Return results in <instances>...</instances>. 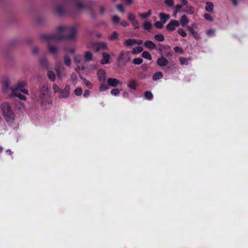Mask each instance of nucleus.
I'll use <instances>...</instances> for the list:
<instances>
[{"mask_svg":"<svg viewBox=\"0 0 248 248\" xmlns=\"http://www.w3.org/2000/svg\"><path fill=\"white\" fill-rule=\"evenodd\" d=\"M78 29L77 25L71 26H61L58 28L54 34H42L41 37L43 41L50 43L56 40L64 38L74 39L76 37Z\"/></svg>","mask_w":248,"mask_h":248,"instance_id":"nucleus-1","label":"nucleus"},{"mask_svg":"<svg viewBox=\"0 0 248 248\" xmlns=\"http://www.w3.org/2000/svg\"><path fill=\"white\" fill-rule=\"evenodd\" d=\"M131 60V54L128 51L122 50L117 59L118 62L121 65L125 64Z\"/></svg>","mask_w":248,"mask_h":248,"instance_id":"nucleus-2","label":"nucleus"},{"mask_svg":"<svg viewBox=\"0 0 248 248\" xmlns=\"http://www.w3.org/2000/svg\"><path fill=\"white\" fill-rule=\"evenodd\" d=\"M26 85L27 83L25 81H18L15 86L11 88V91L12 92V90H16V92L20 91L24 94H28L29 91L25 88Z\"/></svg>","mask_w":248,"mask_h":248,"instance_id":"nucleus-3","label":"nucleus"},{"mask_svg":"<svg viewBox=\"0 0 248 248\" xmlns=\"http://www.w3.org/2000/svg\"><path fill=\"white\" fill-rule=\"evenodd\" d=\"M71 88L69 85H66L63 89L61 90L58 97L60 99L67 98L70 95Z\"/></svg>","mask_w":248,"mask_h":248,"instance_id":"nucleus-4","label":"nucleus"},{"mask_svg":"<svg viewBox=\"0 0 248 248\" xmlns=\"http://www.w3.org/2000/svg\"><path fill=\"white\" fill-rule=\"evenodd\" d=\"M180 26V23L176 20H171L167 25L166 29L169 31H173L175 30L176 27Z\"/></svg>","mask_w":248,"mask_h":248,"instance_id":"nucleus-5","label":"nucleus"},{"mask_svg":"<svg viewBox=\"0 0 248 248\" xmlns=\"http://www.w3.org/2000/svg\"><path fill=\"white\" fill-rule=\"evenodd\" d=\"M4 117L8 123H13L15 120V115L13 110L3 114Z\"/></svg>","mask_w":248,"mask_h":248,"instance_id":"nucleus-6","label":"nucleus"},{"mask_svg":"<svg viewBox=\"0 0 248 248\" xmlns=\"http://www.w3.org/2000/svg\"><path fill=\"white\" fill-rule=\"evenodd\" d=\"M56 71L57 72V76L60 79H62L66 75L65 69L63 67H58L57 65L56 66Z\"/></svg>","mask_w":248,"mask_h":248,"instance_id":"nucleus-7","label":"nucleus"},{"mask_svg":"<svg viewBox=\"0 0 248 248\" xmlns=\"http://www.w3.org/2000/svg\"><path fill=\"white\" fill-rule=\"evenodd\" d=\"M94 48L96 51L101 50H108V46L107 44L105 42H98L95 44Z\"/></svg>","mask_w":248,"mask_h":248,"instance_id":"nucleus-8","label":"nucleus"},{"mask_svg":"<svg viewBox=\"0 0 248 248\" xmlns=\"http://www.w3.org/2000/svg\"><path fill=\"white\" fill-rule=\"evenodd\" d=\"M108 84L109 86L117 87L119 85H122V82L115 78H109L107 80Z\"/></svg>","mask_w":248,"mask_h":248,"instance_id":"nucleus-9","label":"nucleus"},{"mask_svg":"<svg viewBox=\"0 0 248 248\" xmlns=\"http://www.w3.org/2000/svg\"><path fill=\"white\" fill-rule=\"evenodd\" d=\"M3 88V91L4 92H7L8 90L10 89L11 90L10 82L9 78H8L5 77L3 78L2 81Z\"/></svg>","mask_w":248,"mask_h":248,"instance_id":"nucleus-10","label":"nucleus"},{"mask_svg":"<svg viewBox=\"0 0 248 248\" xmlns=\"http://www.w3.org/2000/svg\"><path fill=\"white\" fill-rule=\"evenodd\" d=\"M1 108L3 114L12 110V108L8 102H3L1 104Z\"/></svg>","mask_w":248,"mask_h":248,"instance_id":"nucleus-11","label":"nucleus"},{"mask_svg":"<svg viewBox=\"0 0 248 248\" xmlns=\"http://www.w3.org/2000/svg\"><path fill=\"white\" fill-rule=\"evenodd\" d=\"M126 85L131 89L136 90L138 86V83L136 80L131 79L127 82Z\"/></svg>","mask_w":248,"mask_h":248,"instance_id":"nucleus-12","label":"nucleus"},{"mask_svg":"<svg viewBox=\"0 0 248 248\" xmlns=\"http://www.w3.org/2000/svg\"><path fill=\"white\" fill-rule=\"evenodd\" d=\"M46 95L47 94L46 93H40L39 99L42 106H45L46 103H49V101L47 98Z\"/></svg>","mask_w":248,"mask_h":248,"instance_id":"nucleus-13","label":"nucleus"},{"mask_svg":"<svg viewBox=\"0 0 248 248\" xmlns=\"http://www.w3.org/2000/svg\"><path fill=\"white\" fill-rule=\"evenodd\" d=\"M103 59L101 60V63L102 64H105L109 62V59L110 58V55L106 53L103 52L102 53Z\"/></svg>","mask_w":248,"mask_h":248,"instance_id":"nucleus-14","label":"nucleus"},{"mask_svg":"<svg viewBox=\"0 0 248 248\" xmlns=\"http://www.w3.org/2000/svg\"><path fill=\"white\" fill-rule=\"evenodd\" d=\"M11 96H16L22 100H26L27 99V98L25 95L21 94L19 93V92H16V90H12Z\"/></svg>","mask_w":248,"mask_h":248,"instance_id":"nucleus-15","label":"nucleus"},{"mask_svg":"<svg viewBox=\"0 0 248 248\" xmlns=\"http://www.w3.org/2000/svg\"><path fill=\"white\" fill-rule=\"evenodd\" d=\"M157 63L160 66H165L168 63V60L163 57H161L158 59Z\"/></svg>","mask_w":248,"mask_h":248,"instance_id":"nucleus-16","label":"nucleus"},{"mask_svg":"<svg viewBox=\"0 0 248 248\" xmlns=\"http://www.w3.org/2000/svg\"><path fill=\"white\" fill-rule=\"evenodd\" d=\"M97 76L98 79L100 82L106 81V73L104 70H99L98 72Z\"/></svg>","mask_w":248,"mask_h":248,"instance_id":"nucleus-17","label":"nucleus"},{"mask_svg":"<svg viewBox=\"0 0 248 248\" xmlns=\"http://www.w3.org/2000/svg\"><path fill=\"white\" fill-rule=\"evenodd\" d=\"M135 45V39H128L124 42V45L126 47H131Z\"/></svg>","mask_w":248,"mask_h":248,"instance_id":"nucleus-18","label":"nucleus"},{"mask_svg":"<svg viewBox=\"0 0 248 248\" xmlns=\"http://www.w3.org/2000/svg\"><path fill=\"white\" fill-rule=\"evenodd\" d=\"M144 46L151 50H153L156 47L155 45L152 41L150 40L146 41L144 42Z\"/></svg>","mask_w":248,"mask_h":248,"instance_id":"nucleus-19","label":"nucleus"},{"mask_svg":"<svg viewBox=\"0 0 248 248\" xmlns=\"http://www.w3.org/2000/svg\"><path fill=\"white\" fill-rule=\"evenodd\" d=\"M159 16L160 18V21L163 22L164 24L170 18V16L169 15H167L163 13H160L159 14Z\"/></svg>","mask_w":248,"mask_h":248,"instance_id":"nucleus-20","label":"nucleus"},{"mask_svg":"<svg viewBox=\"0 0 248 248\" xmlns=\"http://www.w3.org/2000/svg\"><path fill=\"white\" fill-rule=\"evenodd\" d=\"M205 9L208 12L212 13L214 9V5L212 2H206L205 3Z\"/></svg>","mask_w":248,"mask_h":248,"instance_id":"nucleus-21","label":"nucleus"},{"mask_svg":"<svg viewBox=\"0 0 248 248\" xmlns=\"http://www.w3.org/2000/svg\"><path fill=\"white\" fill-rule=\"evenodd\" d=\"M187 30L196 39H199L200 38L199 34L192 27H187Z\"/></svg>","mask_w":248,"mask_h":248,"instance_id":"nucleus-22","label":"nucleus"},{"mask_svg":"<svg viewBox=\"0 0 248 248\" xmlns=\"http://www.w3.org/2000/svg\"><path fill=\"white\" fill-rule=\"evenodd\" d=\"M180 23L182 26H186L189 22V20L186 15H183L180 19Z\"/></svg>","mask_w":248,"mask_h":248,"instance_id":"nucleus-23","label":"nucleus"},{"mask_svg":"<svg viewBox=\"0 0 248 248\" xmlns=\"http://www.w3.org/2000/svg\"><path fill=\"white\" fill-rule=\"evenodd\" d=\"M163 77V74L161 72H157L153 76V79L154 81H156Z\"/></svg>","mask_w":248,"mask_h":248,"instance_id":"nucleus-24","label":"nucleus"},{"mask_svg":"<svg viewBox=\"0 0 248 248\" xmlns=\"http://www.w3.org/2000/svg\"><path fill=\"white\" fill-rule=\"evenodd\" d=\"M143 51L142 46H139L133 48L132 50V53L133 54H138Z\"/></svg>","mask_w":248,"mask_h":248,"instance_id":"nucleus-25","label":"nucleus"},{"mask_svg":"<svg viewBox=\"0 0 248 248\" xmlns=\"http://www.w3.org/2000/svg\"><path fill=\"white\" fill-rule=\"evenodd\" d=\"M106 81H101V83L99 85V90L100 92H104L106 91L108 89V87L107 86Z\"/></svg>","mask_w":248,"mask_h":248,"instance_id":"nucleus-26","label":"nucleus"},{"mask_svg":"<svg viewBox=\"0 0 248 248\" xmlns=\"http://www.w3.org/2000/svg\"><path fill=\"white\" fill-rule=\"evenodd\" d=\"M152 14L151 11L149 10L146 13H139V16L142 19H146L151 16Z\"/></svg>","mask_w":248,"mask_h":248,"instance_id":"nucleus-27","label":"nucleus"},{"mask_svg":"<svg viewBox=\"0 0 248 248\" xmlns=\"http://www.w3.org/2000/svg\"><path fill=\"white\" fill-rule=\"evenodd\" d=\"M85 60L86 61H91L93 59V54L91 52L89 51H87L85 53Z\"/></svg>","mask_w":248,"mask_h":248,"instance_id":"nucleus-28","label":"nucleus"},{"mask_svg":"<svg viewBox=\"0 0 248 248\" xmlns=\"http://www.w3.org/2000/svg\"><path fill=\"white\" fill-rule=\"evenodd\" d=\"M47 76L50 80L53 81L55 80L56 76L53 72L48 70L47 71Z\"/></svg>","mask_w":248,"mask_h":248,"instance_id":"nucleus-29","label":"nucleus"},{"mask_svg":"<svg viewBox=\"0 0 248 248\" xmlns=\"http://www.w3.org/2000/svg\"><path fill=\"white\" fill-rule=\"evenodd\" d=\"M71 80L72 83L74 86H76L78 81V76L76 74L73 73L71 76Z\"/></svg>","mask_w":248,"mask_h":248,"instance_id":"nucleus-30","label":"nucleus"},{"mask_svg":"<svg viewBox=\"0 0 248 248\" xmlns=\"http://www.w3.org/2000/svg\"><path fill=\"white\" fill-rule=\"evenodd\" d=\"M80 78L87 87L89 88H92L93 87V84L91 82L87 80L86 78H83L82 77H80Z\"/></svg>","mask_w":248,"mask_h":248,"instance_id":"nucleus-31","label":"nucleus"},{"mask_svg":"<svg viewBox=\"0 0 248 248\" xmlns=\"http://www.w3.org/2000/svg\"><path fill=\"white\" fill-rule=\"evenodd\" d=\"M48 86L46 85H43L40 87V93H47Z\"/></svg>","mask_w":248,"mask_h":248,"instance_id":"nucleus-32","label":"nucleus"},{"mask_svg":"<svg viewBox=\"0 0 248 248\" xmlns=\"http://www.w3.org/2000/svg\"><path fill=\"white\" fill-rule=\"evenodd\" d=\"M194 8L192 6H187L185 10V12L192 15L194 13Z\"/></svg>","mask_w":248,"mask_h":248,"instance_id":"nucleus-33","label":"nucleus"},{"mask_svg":"<svg viewBox=\"0 0 248 248\" xmlns=\"http://www.w3.org/2000/svg\"><path fill=\"white\" fill-rule=\"evenodd\" d=\"M152 24L148 21H145L143 24V27L144 29L145 30H150L152 28Z\"/></svg>","mask_w":248,"mask_h":248,"instance_id":"nucleus-34","label":"nucleus"},{"mask_svg":"<svg viewBox=\"0 0 248 248\" xmlns=\"http://www.w3.org/2000/svg\"><path fill=\"white\" fill-rule=\"evenodd\" d=\"M84 7V5L80 2H78L75 7V10L78 11Z\"/></svg>","mask_w":248,"mask_h":248,"instance_id":"nucleus-35","label":"nucleus"},{"mask_svg":"<svg viewBox=\"0 0 248 248\" xmlns=\"http://www.w3.org/2000/svg\"><path fill=\"white\" fill-rule=\"evenodd\" d=\"M142 56L143 58L146 59L148 60H151L152 59V56L151 54L146 51L143 52Z\"/></svg>","mask_w":248,"mask_h":248,"instance_id":"nucleus-36","label":"nucleus"},{"mask_svg":"<svg viewBox=\"0 0 248 248\" xmlns=\"http://www.w3.org/2000/svg\"><path fill=\"white\" fill-rule=\"evenodd\" d=\"M188 60L189 59L184 57L179 58V61L182 65H187L188 64Z\"/></svg>","mask_w":248,"mask_h":248,"instance_id":"nucleus-37","label":"nucleus"},{"mask_svg":"<svg viewBox=\"0 0 248 248\" xmlns=\"http://www.w3.org/2000/svg\"><path fill=\"white\" fill-rule=\"evenodd\" d=\"M49 51L52 54H56L58 51V48L54 46H48Z\"/></svg>","mask_w":248,"mask_h":248,"instance_id":"nucleus-38","label":"nucleus"},{"mask_svg":"<svg viewBox=\"0 0 248 248\" xmlns=\"http://www.w3.org/2000/svg\"><path fill=\"white\" fill-rule=\"evenodd\" d=\"M155 38L158 41H163L164 40V37L162 34H157L155 35Z\"/></svg>","mask_w":248,"mask_h":248,"instance_id":"nucleus-39","label":"nucleus"},{"mask_svg":"<svg viewBox=\"0 0 248 248\" xmlns=\"http://www.w3.org/2000/svg\"><path fill=\"white\" fill-rule=\"evenodd\" d=\"M118 34L116 31H114L112 34L108 37V39L110 40H114L118 38Z\"/></svg>","mask_w":248,"mask_h":248,"instance_id":"nucleus-40","label":"nucleus"},{"mask_svg":"<svg viewBox=\"0 0 248 248\" xmlns=\"http://www.w3.org/2000/svg\"><path fill=\"white\" fill-rule=\"evenodd\" d=\"M64 62L67 66H70L71 64V61L70 58L66 55L64 57Z\"/></svg>","mask_w":248,"mask_h":248,"instance_id":"nucleus-41","label":"nucleus"},{"mask_svg":"<svg viewBox=\"0 0 248 248\" xmlns=\"http://www.w3.org/2000/svg\"><path fill=\"white\" fill-rule=\"evenodd\" d=\"M52 88L55 93L59 94L61 90L60 87L55 84H53Z\"/></svg>","mask_w":248,"mask_h":248,"instance_id":"nucleus-42","label":"nucleus"},{"mask_svg":"<svg viewBox=\"0 0 248 248\" xmlns=\"http://www.w3.org/2000/svg\"><path fill=\"white\" fill-rule=\"evenodd\" d=\"M206 34L209 37H212L215 35V30L214 29H209L206 31Z\"/></svg>","mask_w":248,"mask_h":248,"instance_id":"nucleus-43","label":"nucleus"},{"mask_svg":"<svg viewBox=\"0 0 248 248\" xmlns=\"http://www.w3.org/2000/svg\"><path fill=\"white\" fill-rule=\"evenodd\" d=\"M127 17L128 19L131 21V22L136 19L135 15L131 13H128Z\"/></svg>","mask_w":248,"mask_h":248,"instance_id":"nucleus-44","label":"nucleus"},{"mask_svg":"<svg viewBox=\"0 0 248 248\" xmlns=\"http://www.w3.org/2000/svg\"><path fill=\"white\" fill-rule=\"evenodd\" d=\"M203 17L205 18V19L207 21H209L210 22H212L213 21V17L209 14L206 13V14H204Z\"/></svg>","mask_w":248,"mask_h":248,"instance_id":"nucleus-45","label":"nucleus"},{"mask_svg":"<svg viewBox=\"0 0 248 248\" xmlns=\"http://www.w3.org/2000/svg\"><path fill=\"white\" fill-rule=\"evenodd\" d=\"M145 97L148 100H150L153 98V94L151 92L147 91L144 93Z\"/></svg>","mask_w":248,"mask_h":248,"instance_id":"nucleus-46","label":"nucleus"},{"mask_svg":"<svg viewBox=\"0 0 248 248\" xmlns=\"http://www.w3.org/2000/svg\"><path fill=\"white\" fill-rule=\"evenodd\" d=\"M177 31H178V33H179V34L182 37H186L187 35L186 31L183 29H181V28L179 29Z\"/></svg>","mask_w":248,"mask_h":248,"instance_id":"nucleus-47","label":"nucleus"},{"mask_svg":"<svg viewBox=\"0 0 248 248\" xmlns=\"http://www.w3.org/2000/svg\"><path fill=\"white\" fill-rule=\"evenodd\" d=\"M132 25L134 27L135 29H137L140 27V23L136 19L131 22Z\"/></svg>","mask_w":248,"mask_h":248,"instance_id":"nucleus-48","label":"nucleus"},{"mask_svg":"<svg viewBox=\"0 0 248 248\" xmlns=\"http://www.w3.org/2000/svg\"><path fill=\"white\" fill-rule=\"evenodd\" d=\"M56 11L59 14H62L64 11V8L63 6L58 5L56 8Z\"/></svg>","mask_w":248,"mask_h":248,"instance_id":"nucleus-49","label":"nucleus"},{"mask_svg":"<svg viewBox=\"0 0 248 248\" xmlns=\"http://www.w3.org/2000/svg\"><path fill=\"white\" fill-rule=\"evenodd\" d=\"M120 17L117 16H114L112 17V20L113 23L117 24L120 22Z\"/></svg>","mask_w":248,"mask_h":248,"instance_id":"nucleus-50","label":"nucleus"},{"mask_svg":"<svg viewBox=\"0 0 248 248\" xmlns=\"http://www.w3.org/2000/svg\"><path fill=\"white\" fill-rule=\"evenodd\" d=\"M163 24L161 21H158L155 23V26L158 29H162L163 27Z\"/></svg>","mask_w":248,"mask_h":248,"instance_id":"nucleus-51","label":"nucleus"},{"mask_svg":"<svg viewBox=\"0 0 248 248\" xmlns=\"http://www.w3.org/2000/svg\"><path fill=\"white\" fill-rule=\"evenodd\" d=\"M74 93L77 96H80L82 93V90L80 88H78L75 90Z\"/></svg>","mask_w":248,"mask_h":248,"instance_id":"nucleus-52","label":"nucleus"},{"mask_svg":"<svg viewBox=\"0 0 248 248\" xmlns=\"http://www.w3.org/2000/svg\"><path fill=\"white\" fill-rule=\"evenodd\" d=\"M111 93L113 96H117L120 93V90L118 89H113L111 90Z\"/></svg>","mask_w":248,"mask_h":248,"instance_id":"nucleus-53","label":"nucleus"},{"mask_svg":"<svg viewBox=\"0 0 248 248\" xmlns=\"http://www.w3.org/2000/svg\"><path fill=\"white\" fill-rule=\"evenodd\" d=\"M74 60L76 63H80L82 61V57L80 55H75Z\"/></svg>","mask_w":248,"mask_h":248,"instance_id":"nucleus-54","label":"nucleus"},{"mask_svg":"<svg viewBox=\"0 0 248 248\" xmlns=\"http://www.w3.org/2000/svg\"><path fill=\"white\" fill-rule=\"evenodd\" d=\"M143 62V60L141 58H136L133 60V62L135 64H140Z\"/></svg>","mask_w":248,"mask_h":248,"instance_id":"nucleus-55","label":"nucleus"},{"mask_svg":"<svg viewBox=\"0 0 248 248\" xmlns=\"http://www.w3.org/2000/svg\"><path fill=\"white\" fill-rule=\"evenodd\" d=\"M165 3L170 7H171L174 5V1L173 0H165Z\"/></svg>","mask_w":248,"mask_h":248,"instance_id":"nucleus-56","label":"nucleus"},{"mask_svg":"<svg viewBox=\"0 0 248 248\" xmlns=\"http://www.w3.org/2000/svg\"><path fill=\"white\" fill-rule=\"evenodd\" d=\"M174 50L176 53H182L183 52L182 49L178 46L175 47L174 48Z\"/></svg>","mask_w":248,"mask_h":248,"instance_id":"nucleus-57","label":"nucleus"},{"mask_svg":"<svg viewBox=\"0 0 248 248\" xmlns=\"http://www.w3.org/2000/svg\"><path fill=\"white\" fill-rule=\"evenodd\" d=\"M117 8L121 12L124 13L125 12L124 9L122 4L118 5Z\"/></svg>","mask_w":248,"mask_h":248,"instance_id":"nucleus-58","label":"nucleus"},{"mask_svg":"<svg viewBox=\"0 0 248 248\" xmlns=\"http://www.w3.org/2000/svg\"><path fill=\"white\" fill-rule=\"evenodd\" d=\"M90 91L88 90H86L84 91L83 96L85 97H88L90 95Z\"/></svg>","mask_w":248,"mask_h":248,"instance_id":"nucleus-59","label":"nucleus"},{"mask_svg":"<svg viewBox=\"0 0 248 248\" xmlns=\"http://www.w3.org/2000/svg\"><path fill=\"white\" fill-rule=\"evenodd\" d=\"M120 24L121 25H122L124 27H127L129 25V24L127 22L124 20H122L120 22Z\"/></svg>","mask_w":248,"mask_h":248,"instance_id":"nucleus-60","label":"nucleus"},{"mask_svg":"<svg viewBox=\"0 0 248 248\" xmlns=\"http://www.w3.org/2000/svg\"><path fill=\"white\" fill-rule=\"evenodd\" d=\"M17 108L20 110H23L25 109V106L22 103L19 102V107Z\"/></svg>","mask_w":248,"mask_h":248,"instance_id":"nucleus-61","label":"nucleus"},{"mask_svg":"<svg viewBox=\"0 0 248 248\" xmlns=\"http://www.w3.org/2000/svg\"><path fill=\"white\" fill-rule=\"evenodd\" d=\"M143 43V41L141 39H135V44L141 45Z\"/></svg>","mask_w":248,"mask_h":248,"instance_id":"nucleus-62","label":"nucleus"},{"mask_svg":"<svg viewBox=\"0 0 248 248\" xmlns=\"http://www.w3.org/2000/svg\"><path fill=\"white\" fill-rule=\"evenodd\" d=\"M175 8H176V10H177V11H178L179 10H180L182 8V5H180V4H177L176 6H175Z\"/></svg>","mask_w":248,"mask_h":248,"instance_id":"nucleus-63","label":"nucleus"},{"mask_svg":"<svg viewBox=\"0 0 248 248\" xmlns=\"http://www.w3.org/2000/svg\"><path fill=\"white\" fill-rule=\"evenodd\" d=\"M233 3V4L235 6L237 5V0H230Z\"/></svg>","mask_w":248,"mask_h":248,"instance_id":"nucleus-64","label":"nucleus"}]
</instances>
